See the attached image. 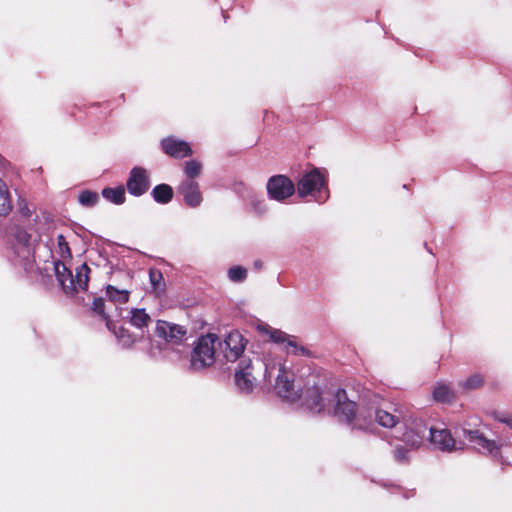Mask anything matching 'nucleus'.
Instances as JSON below:
<instances>
[{
    "label": "nucleus",
    "mask_w": 512,
    "mask_h": 512,
    "mask_svg": "<svg viewBox=\"0 0 512 512\" xmlns=\"http://www.w3.org/2000/svg\"><path fill=\"white\" fill-rule=\"evenodd\" d=\"M270 367H274L272 369V375L275 371H277V376L274 384L275 393L289 401L296 402L299 399H303V405L310 410L311 412L320 413L325 410L326 403H324V397L316 385L314 378L307 381V387L303 391H299V389L295 388L293 373L284 366L278 365L276 367L275 364L270 363Z\"/></svg>",
    "instance_id": "1"
},
{
    "label": "nucleus",
    "mask_w": 512,
    "mask_h": 512,
    "mask_svg": "<svg viewBox=\"0 0 512 512\" xmlns=\"http://www.w3.org/2000/svg\"><path fill=\"white\" fill-rule=\"evenodd\" d=\"M39 235L30 233L26 228L16 226L9 243V259L13 265L31 273L35 270V247Z\"/></svg>",
    "instance_id": "2"
},
{
    "label": "nucleus",
    "mask_w": 512,
    "mask_h": 512,
    "mask_svg": "<svg viewBox=\"0 0 512 512\" xmlns=\"http://www.w3.org/2000/svg\"><path fill=\"white\" fill-rule=\"evenodd\" d=\"M413 426L403 432L400 440L410 448H418L423 443L426 432L429 431L430 443L437 449L444 452H451L455 449V440L448 429L427 428L422 420H414Z\"/></svg>",
    "instance_id": "3"
},
{
    "label": "nucleus",
    "mask_w": 512,
    "mask_h": 512,
    "mask_svg": "<svg viewBox=\"0 0 512 512\" xmlns=\"http://www.w3.org/2000/svg\"><path fill=\"white\" fill-rule=\"evenodd\" d=\"M322 393L324 399L325 395L331 397L334 409V415L340 420L351 424L352 429L367 431L370 429L371 420H367L364 411L357 412L356 403L347 397V393L343 389H338L335 393ZM326 400H324L325 402Z\"/></svg>",
    "instance_id": "4"
},
{
    "label": "nucleus",
    "mask_w": 512,
    "mask_h": 512,
    "mask_svg": "<svg viewBox=\"0 0 512 512\" xmlns=\"http://www.w3.org/2000/svg\"><path fill=\"white\" fill-rule=\"evenodd\" d=\"M186 333V329L181 325L158 320L154 334L150 338L149 354L157 357L165 350L181 344L185 340Z\"/></svg>",
    "instance_id": "5"
},
{
    "label": "nucleus",
    "mask_w": 512,
    "mask_h": 512,
    "mask_svg": "<svg viewBox=\"0 0 512 512\" xmlns=\"http://www.w3.org/2000/svg\"><path fill=\"white\" fill-rule=\"evenodd\" d=\"M256 369L263 372V379L265 381L270 382L274 367H270L269 360L256 357L255 361H252L249 358L243 357L240 359L235 370V383L240 392L248 394L253 391L257 381Z\"/></svg>",
    "instance_id": "6"
},
{
    "label": "nucleus",
    "mask_w": 512,
    "mask_h": 512,
    "mask_svg": "<svg viewBox=\"0 0 512 512\" xmlns=\"http://www.w3.org/2000/svg\"><path fill=\"white\" fill-rule=\"evenodd\" d=\"M295 187L301 198L311 196L318 203H324L329 198L327 172L323 169L305 170Z\"/></svg>",
    "instance_id": "7"
},
{
    "label": "nucleus",
    "mask_w": 512,
    "mask_h": 512,
    "mask_svg": "<svg viewBox=\"0 0 512 512\" xmlns=\"http://www.w3.org/2000/svg\"><path fill=\"white\" fill-rule=\"evenodd\" d=\"M53 266L56 279L66 294L87 290L91 270L86 263L79 265L74 275L60 260L54 261Z\"/></svg>",
    "instance_id": "8"
},
{
    "label": "nucleus",
    "mask_w": 512,
    "mask_h": 512,
    "mask_svg": "<svg viewBox=\"0 0 512 512\" xmlns=\"http://www.w3.org/2000/svg\"><path fill=\"white\" fill-rule=\"evenodd\" d=\"M218 343L219 338L215 334L201 336L191 353V369L201 370L211 366L215 361V347Z\"/></svg>",
    "instance_id": "9"
},
{
    "label": "nucleus",
    "mask_w": 512,
    "mask_h": 512,
    "mask_svg": "<svg viewBox=\"0 0 512 512\" xmlns=\"http://www.w3.org/2000/svg\"><path fill=\"white\" fill-rule=\"evenodd\" d=\"M463 437L479 451L499 454L503 463L512 465V446L497 445L495 441L487 439L478 430L463 429Z\"/></svg>",
    "instance_id": "10"
},
{
    "label": "nucleus",
    "mask_w": 512,
    "mask_h": 512,
    "mask_svg": "<svg viewBox=\"0 0 512 512\" xmlns=\"http://www.w3.org/2000/svg\"><path fill=\"white\" fill-rule=\"evenodd\" d=\"M367 420H371V423L376 422L379 426L392 429L398 424L403 423L407 431L413 426L411 423L408 425L404 411L400 407L389 405L387 407L372 408L366 415ZM372 424H370L371 426Z\"/></svg>",
    "instance_id": "11"
},
{
    "label": "nucleus",
    "mask_w": 512,
    "mask_h": 512,
    "mask_svg": "<svg viewBox=\"0 0 512 512\" xmlns=\"http://www.w3.org/2000/svg\"><path fill=\"white\" fill-rule=\"evenodd\" d=\"M266 190L270 199L283 202L294 195L296 187L287 176L274 175L268 179Z\"/></svg>",
    "instance_id": "12"
},
{
    "label": "nucleus",
    "mask_w": 512,
    "mask_h": 512,
    "mask_svg": "<svg viewBox=\"0 0 512 512\" xmlns=\"http://www.w3.org/2000/svg\"><path fill=\"white\" fill-rule=\"evenodd\" d=\"M259 332L268 335L270 340L274 343L284 344L286 343V349L288 353L295 355H307L308 350L305 347L298 346L294 341V337H290L285 332L272 328L271 326L261 323L257 325Z\"/></svg>",
    "instance_id": "13"
},
{
    "label": "nucleus",
    "mask_w": 512,
    "mask_h": 512,
    "mask_svg": "<svg viewBox=\"0 0 512 512\" xmlns=\"http://www.w3.org/2000/svg\"><path fill=\"white\" fill-rule=\"evenodd\" d=\"M150 186V175L146 169L139 166L131 169L126 181L127 191L131 195L140 197L149 190Z\"/></svg>",
    "instance_id": "14"
},
{
    "label": "nucleus",
    "mask_w": 512,
    "mask_h": 512,
    "mask_svg": "<svg viewBox=\"0 0 512 512\" xmlns=\"http://www.w3.org/2000/svg\"><path fill=\"white\" fill-rule=\"evenodd\" d=\"M224 356L227 361L234 362L240 358L245 350L247 340L239 331H231L224 340Z\"/></svg>",
    "instance_id": "15"
},
{
    "label": "nucleus",
    "mask_w": 512,
    "mask_h": 512,
    "mask_svg": "<svg viewBox=\"0 0 512 512\" xmlns=\"http://www.w3.org/2000/svg\"><path fill=\"white\" fill-rule=\"evenodd\" d=\"M178 192L183 196L185 204L192 208L200 206L203 200L198 183L192 179L182 181Z\"/></svg>",
    "instance_id": "16"
},
{
    "label": "nucleus",
    "mask_w": 512,
    "mask_h": 512,
    "mask_svg": "<svg viewBox=\"0 0 512 512\" xmlns=\"http://www.w3.org/2000/svg\"><path fill=\"white\" fill-rule=\"evenodd\" d=\"M161 146L166 154L174 158H183L192 153L187 142L172 136L162 139Z\"/></svg>",
    "instance_id": "17"
},
{
    "label": "nucleus",
    "mask_w": 512,
    "mask_h": 512,
    "mask_svg": "<svg viewBox=\"0 0 512 512\" xmlns=\"http://www.w3.org/2000/svg\"><path fill=\"white\" fill-rule=\"evenodd\" d=\"M151 195L155 202L167 204L173 198V189L168 184H159L152 189Z\"/></svg>",
    "instance_id": "18"
},
{
    "label": "nucleus",
    "mask_w": 512,
    "mask_h": 512,
    "mask_svg": "<svg viewBox=\"0 0 512 512\" xmlns=\"http://www.w3.org/2000/svg\"><path fill=\"white\" fill-rule=\"evenodd\" d=\"M129 315L130 323L138 329L147 327L151 321V317L143 308H133L130 310Z\"/></svg>",
    "instance_id": "19"
},
{
    "label": "nucleus",
    "mask_w": 512,
    "mask_h": 512,
    "mask_svg": "<svg viewBox=\"0 0 512 512\" xmlns=\"http://www.w3.org/2000/svg\"><path fill=\"white\" fill-rule=\"evenodd\" d=\"M12 209L11 193L7 184L0 178V216H6Z\"/></svg>",
    "instance_id": "20"
},
{
    "label": "nucleus",
    "mask_w": 512,
    "mask_h": 512,
    "mask_svg": "<svg viewBox=\"0 0 512 512\" xmlns=\"http://www.w3.org/2000/svg\"><path fill=\"white\" fill-rule=\"evenodd\" d=\"M102 196L109 202L121 205L125 202V189L123 186H117L115 188H104L102 190Z\"/></svg>",
    "instance_id": "21"
},
{
    "label": "nucleus",
    "mask_w": 512,
    "mask_h": 512,
    "mask_svg": "<svg viewBox=\"0 0 512 512\" xmlns=\"http://www.w3.org/2000/svg\"><path fill=\"white\" fill-rule=\"evenodd\" d=\"M106 295L114 304H125L129 300L130 292L126 289H118L113 285H107Z\"/></svg>",
    "instance_id": "22"
},
{
    "label": "nucleus",
    "mask_w": 512,
    "mask_h": 512,
    "mask_svg": "<svg viewBox=\"0 0 512 512\" xmlns=\"http://www.w3.org/2000/svg\"><path fill=\"white\" fill-rule=\"evenodd\" d=\"M114 334L117 337L119 343L124 348L131 347L135 342L138 341L139 337L137 335L132 334L128 329L120 326L117 329H114Z\"/></svg>",
    "instance_id": "23"
},
{
    "label": "nucleus",
    "mask_w": 512,
    "mask_h": 512,
    "mask_svg": "<svg viewBox=\"0 0 512 512\" xmlns=\"http://www.w3.org/2000/svg\"><path fill=\"white\" fill-rule=\"evenodd\" d=\"M149 281L151 285V289L156 294H161L165 288V282L163 275L158 269H150L149 270Z\"/></svg>",
    "instance_id": "24"
},
{
    "label": "nucleus",
    "mask_w": 512,
    "mask_h": 512,
    "mask_svg": "<svg viewBox=\"0 0 512 512\" xmlns=\"http://www.w3.org/2000/svg\"><path fill=\"white\" fill-rule=\"evenodd\" d=\"M434 399L438 402L449 403L454 399L453 391L445 384H439L433 391Z\"/></svg>",
    "instance_id": "25"
},
{
    "label": "nucleus",
    "mask_w": 512,
    "mask_h": 512,
    "mask_svg": "<svg viewBox=\"0 0 512 512\" xmlns=\"http://www.w3.org/2000/svg\"><path fill=\"white\" fill-rule=\"evenodd\" d=\"M228 278L233 283H242L247 279L248 271L240 265L232 266L227 271Z\"/></svg>",
    "instance_id": "26"
},
{
    "label": "nucleus",
    "mask_w": 512,
    "mask_h": 512,
    "mask_svg": "<svg viewBox=\"0 0 512 512\" xmlns=\"http://www.w3.org/2000/svg\"><path fill=\"white\" fill-rule=\"evenodd\" d=\"M249 204L252 210L258 215H262L267 212V204L262 196L251 194L249 197Z\"/></svg>",
    "instance_id": "27"
},
{
    "label": "nucleus",
    "mask_w": 512,
    "mask_h": 512,
    "mask_svg": "<svg viewBox=\"0 0 512 512\" xmlns=\"http://www.w3.org/2000/svg\"><path fill=\"white\" fill-rule=\"evenodd\" d=\"M78 199L81 205L85 207H93L98 203L99 195L96 192L85 190L80 193Z\"/></svg>",
    "instance_id": "28"
},
{
    "label": "nucleus",
    "mask_w": 512,
    "mask_h": 512,
    "mask_svg": "<svg viewBox=\"0 0 512 512\" xmlns=\"http://www.w3.org/2000/svg\"><path fill=\"white\" fill-rule=\"evenodd\" d=\"M484 383L483 376L476 373L468 377L460 383V386L465 390H473L481 387Z\"/></svg>",
    "instance_id": "29"
},
{
    "label": "nucleus",
    "mask_w": 512,
    "mask_h": 512,
    "mask_svg": "<svg viewBox=\"0 0 512 512\" xmlns=\"http://www.w3.org/2000/svg\"><path fill=\"white\" fill-rule=\"evenodd\" d=\"M56 252L62 259H70L71 258V250L66 241L65 237L62 234L57 236V250Z\"/></svg>",
    "instance_id": "30"
},
{
    "label": "nucleus",
    "mask_w": 512,
    "mask_h": 512,
    "mask_svg": "<svg viewBox=\"0 0 512 512\" xmlns=\"http://www.w3.org/2000/svg\"><path fill=\"white\" fill-rule=\"evenodd\" d=\"M201 164L200 162L196 161V160H190V161H187L185 163V168H184V171H185V174L187 175V179H192L199 176L200 172H201Z\"/></svg>",
    "instance_id": "31"
},
{
    "label": "nucleus",
    "mask_w": 512,
    "mask_h": 512,
    "mask_svg": "<svg viewBox=\"0 0 512 512\" xmlns=\"http://www.w3.org/2000/svg\"><path fill=\"white\" fill-rule=\"evenodd\" d=\"M394 458L397 462L405 463L409 460V450L402 445H398L394 451Z\"/></svg>",
    "instance_id": "32"
},
{
    "label": "nucleus",
    "mask_w": 512,
    "mask_h": 512,
    "mask_svg": "<svg viewBox=\"0 0 512 512\" xmlns=\"http://www.w3.org/2000/svg\"><path fill=\"white\" fill-rule=\"evenodd\" d=\"M91 309L98 315L102 316L104 319L107 318L105 314V301L103 298H94Z\"/></svg>",
    "instance_id": "33"
},
{
    "label": "nucleus",
    "mask_w": 512,
    "mask_h": 512,
    "mask_svg": "<svg viewBox=\"0 0 512 512\" xmlns=\"http://www.w3.org/2000/svg\"><path fill=\"white\" fill-rule=\"evenodd\" d=\"M496 419L499 422L506 424L509 428L512 429V415L506 413H498L496 415Z\"/></svg>",
    "instance_id": "34"
},
{
    "label": "nucleus",
    "mask_w": 512,
    "mask_h": 512,
    "mask_svg": "<svg viewBox=\"0 0 512 512\" xmlns=\"http://www.w3.org/2000/svg\"><path fill=\"white\" fill-rule=\"evenodd\" d=\"M262 265H263V263H262V261H261V260H256V261H254V267H255L256 269H261V268H262Z\"/></svg>",
    "instance_id": "35"
}]
</instances>
